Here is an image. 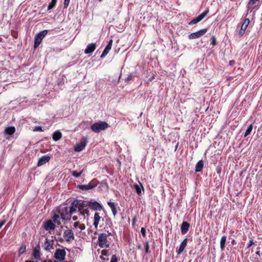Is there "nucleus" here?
Wrapping results in <instances>:
<instances>
[{"mask_svg":"<svg viewBox=\"0 0 262 262\" xmlns=\"http://www.w3.org/2000/svg\"><path fill=\"white\" fill-rule=\"evenodd\" d=\"M108 127V124L104 121H100L93 123L91 125V129L95 133H98L105 130Z\"/></svg>","mask_w":262,"mask_h":262,"instance_id":"1","label":"nucleus"},{"mask_svg":"<svg viewBox=\"0 0 262 262\" xmlns=\"http://www.w3.org/2000/svg\"><path fill=\"white\" fill-rule=\"evenodd\" d=\"M107 234L105 233H101L98 236V244L101 248H108L110 243L107 240Z\"/></svg>","mask_w":262,"mask_h":262,"instance_id":"2","label":"nucleus"},{"mask_svg":"<svg viewBox=\"0 0 262 262\" xmlns=\"http://www.w3.org/2000/svg\"><path fill=\"white\" fill-rule=\"evenodd\" d=\"M259 7V0H250L248 3V12L246 16L251 13H252V15H254L255 11L258 9Z\"/></svg>","mask_w":262,"mask_h":262,"instance_id":"3","label":"nucleus"},{"mask_svg":"<svg viewBox=\"0 0 262 262\" xmlns=\"http://www.w3.org/2000/svg\"><path fill=\"white\" fill-rule=\"evenodd\" d=\"M78 200L75 199L71 203V206H70V208H69V214H67V215H66L64 216V219H71V215L73 213L76 212L78 209Z\"/></svg>","mask_w":262,"mask_h":262,"instance_id":"4","label":"nucleus"},{"mask_svg":"<svg viewBox=\"0 0 262 262\" xmlns=\"http://www.w3.org/2000/svg\"><path fill=\"white\" fill-rule=\"evenodd\" d=\"M48 33V30H45L39 32L37 33L35 37L34 47L35 48L38 47L40 43L41 42L43 38Z\"/></svg>","mask_w":262,"mask_h":262,"instance_id":"5","label":"nucleus"},{"mask_svg":"<svg viewBox=\"0 0 262 262\" xmlns=\"http://www.w3.org/2000/svg\"><path fill=\"white\" fill-rule=\"evenodd\" d=\"M209 13V9L207 8L203 12L200 14L198 17L193 18L189 23V25L196 24L202 20Z\"/></svg>","mask_w":262,"mask_h":262,"instance_id":"6","label":"nucleus"},{"mask_svg":"<svg viewBox=\"0 0 262 262\" xmlns=\"http://www.w3.org/2000/svg\"><path fill=\"white\" fill-rule=\"evenodd\" d=\"M88 141L86 138H83L79 143L74 146V150L76 152L82 151L86 145Z\"/></svg>","mask_w":262,"mask_h":262,"instance_id":"7","label":"nucleus"},{"mask_svg":"<svg viewBox=\"0 0 262 262\" xmlns=\"http://www.w3.org/2000/svg\"><path fill=\"white\" fill-rule=\"evenodd\" d=\"M66 252L64 249H57L55 254L54 257L56 259L61 261L65 258Z\"/></svg>","mask_w":262,"mask_h":262,"instance_id":"8","label":"nucleus"},{"mask_svg":"<svg viewBox=\"0 0 262 262\" xmlns=\"http://www.w3.org/2000/svg\"><path fill=\"white\" fill-rule=\"evenodd\" d=\"M63 237L65 241L70 242L74 239V234L71 229H67L63 232Z\"/></svg>","mask_w":262,"mask_h":262,"instance_id":"9","label":"nucleus"},{"mask_svg":"<svg viewBox=\"0 0 262 262\" xmlns=\"http://www.w3.org/2000/svg\"><path fill=\"white\" fill-rule=\"evenodd\" d=\"M250 23V20L248 18H246L244 19L242 23L241 29L238 33L239 36H243L245 33V31L247 29L249 24Z\"/></svg>","mask_w":262,"mask_h":262,"instance_id":"10","label":"nucleus"},{"mask_svg":"<svg viewBox=\"0 0 262 262\" xmlns=\"http://www.w3.org/2000/svg\"><path fill=\"white\" fill-rule=\"evenodd\" d=\"M207 31V29H203L195 32L192 33L189 35V38L190 39L199 38L204 35Z\"/></svg>","mask_w":262,"mask_h":262,"instance_id":"11","label":"nucleus"},{"mask_svg":"<svg viewBox=\"0 0 262 262\" xmlns=\"http://www.w3.org/2000/svg\"><path fill=\"white\" fill-rule=\"evenodd\" d=\"M91 201L86 202L82 200H78V212L82 211V210H85L88 209L87 207L89 206V205H91Z\"/></svg>","mask_w":262,"mask_h":262,"instance_id":"12","label":"nucleus"},{"mask_svg":"<svg viewBox=\"0 0 262 262\" xmlns=\"http://www.w3.org/2000/svg\"><path fill=\"white\" fill-rule=\"evenodd\" d=\"M40 250V248L39 245H37L33 248L32 255L34 259L37 260H39L40 259L41 253Z\"/></svg>","mask_w":262,"mask_h":262,"instance_id":"13","label":"nucleus"},{"mask_svg":"<svg viewBox=\"0 0 262 262\" xmlns=\"http://www.w3.org/2000/svg\"><path fill=\"white\" fill-rule=\"evenodd\" d=\"M187 244V238H185L181 242L179 247L176 249V252L178 255H180L186 248Z\"/></svg>","mask_w":262,"mask_h":262,"instance_id":"14","label":"nucleus"},{"mask_svg":"<svg viewBox=\"0 0 262 262\" xmlns=\"http://www.w3.org/2000/svg\"><path fill=\"white\" fill-rule=\"evenodd\" d=\"M43 228L46 230L50 232L51 230L55 229V225L52 221L48 220L44 223Z\"/></svg>","mask_w":262,"mask_h":262,"instance_id":"15","label":"nucleus"},{"mask_svg":"<svg viewBox=\"0 0 262 262\" xmlns=\"http://www.w3.org/2000/svg\"><path fill=\"white\" fill-rule=\"evenodd\" d=\"M53 240L46 238L44 243V249L46 251H50L51 249H53Z\"/></svg>","mask_w":262,"mask_h":262,"instance_id":"16","label":"nucleus"},{"mask_svg":"<svg viewBox=\"0 0 262 262\" xmlns=\"http://www.w3.org/2000/svg\"><path fill=\"white\" fill-rule=\"evenodd\" d=\"M51 159V157L49 155H45L42 156L39 159V160L38 161V166H41L45 163L48 162Z\"/></svg>","mask_w":262,"mask_h":262,"instance_id":"17","label":"nucleus"},{"mask_svg":"<svg viewBox=\"0 0 262 262\" xmlns=\"http://www.w3.org/2000/svg\"><path fill=\"white\" fill-rule=\"evenodd\" d=\"M96 186V185L89 183V184L85 185H78L77 187L82 190H87L93 189Z\"/></svg>","mask_w":262,"mask_h":262,"instance_id":"18","label":"nucleus"},{"mask_svg":"<svg viewBox=\"0 0 262 262\" xmlns=\"http://www.w3.org/2000/svg\"><path fill=\"white\" fill-rule=\"evenodd\" d=\"M69 209L68 207H64L63 208L60 209L59 210V213L60 214L61 218L62 220L64 221H69L70 219H64V216L67 215V214H69Z\"/></svg>","mask_w":262,"mask_h":262,"instance_id":"19","label":"nucleus"},{"mask_svg":"<svg viewBox=\"0 0 262 262\" xmlns=\"http://www.w3.org/2000/svg\"><path fill=\"white\" fill-rule=\"evenodd\" d=\"M96 49V44L94 43H91L89 44L84 50L85 54L92 53Z\"/></svg>","mask_w":262,"mask_h":262,"instance_id":"20","label":"nucleus"},{"mask_svg":"<svg viewBox=\"0 0 262 262\" xmlns=\"http://www.w3.org/2000/svg\"><path fill=\"white\" fill-rule=\"evenodd\" d=\"M89 206L95 210L100 211L102 209V205L97 201L91 202V205Z\"/></svg>","mask_w":262,"mask_h":262,"instance_id":"21","label":"nucleus"},{"mask_svg":"<svg viewBox=\"0 0 262 262\" xmlns=\"http://www.w3.org/2000/svg\"><path fill=\"white\" fill-rule=\"evenodd\" d=\"M189 224L186 222H183L181 226V233L183 234L186 233L189 228Z\"/></svg>","mask_w":262,"mask_h":262,"instance_id":"22","label":"nucleus"},{"mask_svg":"<svg viewBox=\"0 0 262 262\" xmlns=\"http://www.w3.org/2000/svg\"><path fill=\"white\" fill-rule=\"evenodd\" d=\"M101 217L99 215V213L98 212H95L94 214V223L93 225L94 226L95 228L97 229L98 228V226L99 223V221L101 219Z\"/></svg>","mask_w":262,"mask_h":262,"instance_id":"23","label":"nucleus"},{"mask_svg":"<svg viewBox=\"0 0 262 262\" xmlns=\"http://www.w3.org/2000/svg\"><path fill=\"white\" fill-rule=\"evenodd\" d=\"M107 205L111 209V210L112 211L113 214L114 216H115L117 213V211L116 209V205L114 202H112L111 201H108L107 202Z\"/></svg>","mask_w":262,"mask_h":262,"instance_id":"24","label":"nucleus"},{"mask_svg":"<svg viewBox=\"0 0 262 262\" xmlns=\"http://www.w3.org/2000/svg\"><path fill=\"white\" fill-rule=\"evenodd\" d=\"M203 166H204V163H203V160H200L195 165V170L196 172H200L203 168Z\"/></svg>","mask_w":262,"mask_h":262,"instance_id":"25","label":"nucleus"},{"mask_svg":"<svg viewBox=\"0 0 262 262\" xmlns=\"http://www.w3.org/2000/svg\"><path fill=\"white\" fill-rule=\"evenodd\" d=\"M62 137L61 133L59 130L55 131L53 134V139L54 141H58Z\"/></svg>","mask_w":262,"mask_h":262,"instance_id":"26","label":"nucleus"},{"mask_svg":"<svg viewBox=\"0 0 262 262\" xmlns=\"http://www.w3.org/2000/svg\"><path fill=\"white\" fill-rule=\"evenodd\" d=\"M15 132V128L14 126H9L7 127L5 130V133L6 134L9 135H13Z\"/></svg>","mask_w":262,"mask_h":262,"instance_id":"27","label":"nucleus"},{"mask_svg":"<svg viewBox=\"0 0 262 262\" xmlns=\"http://www.w3.org/2000/svg\"><path fill=\"white\" fill-rule=\"evenodd\" d=\"M134 187L136 189V191L138 195H140L142 193V190H143V187L142 185L140 183V185L135 184Z\"/></svg>","mask_w":262,"mask_h":262,"instance_id":"28","label":"nucleus"},{"mask_svg":"<svg viewBox=\"0 0 262 262\" xmlns=\"http://www.w3.org/2000/svg\"><path fill=\"white\" fill-rule=\"evenodd\" d=\"M226 236H223L220 241V248L222 251H224L225 248V243L226 242Z\"/></svg>","mask_w":262,"mask_h":262,"instance_id":"29","label":"nucleus"},{"mask_svg":"<svg viewBox=\"0 0 262 262\" xmlns=\"http://www.w3.org/2000/svg\"><path fill=\"white\" fill-rule=\"evenodd\" d=\"M60 219H61L60 215H59L57 214H55L52 217L53 222L58 225L61 223Z\"/></svg>","mask_w":262,"mask_h":262,"instance_id":"30","label":"nucleus"},{"mask_svg":"<svg viewBox=\"0 0 262 262\" xmlns=\"http://www.w3.org/2000/svg\"><path fill=\"white\" fill-rule=\"evenodd\" d=\"M79 215L82 216L84 220L88 217L90 215L88 209L83 210H82V211H79Z\"/></svg>","mask_w":262,"mask_h":262,"instance_id":"31","label":"nucleus"},{"mask_svg":"<svg viewBox=\"0 0 262 262\" xmlns=\"http://www.w3.org/2000/svg\"><path fill=\"white\" fill-rule=\"evenodd\" d=\"M57 0H52L51 3L49 4L48 7V10H52L54 9L56 5Z\"/></svg>","mask_w":262,"mask_h":262,"instance_id":"32","label":"nucleus"},{"mask_svg":"<svg viewBox=\"0 0 262 262\" xmlns=\"http://www.w3.org/2000/svg\"><path fill=\"white\" fill-rule=\"evenodd\" d=\"M110 252H109L108 250H102L101 251V255L100 256L99 258L100 259H102V257L103 256H107L108 255H110Z\"/></svg>","mask_w":262,"mask_h":262,"instance_id":"33","label":"nucleus"},{"mask_svg":"<svg viewBox=\"0 0 262 262\" xmlns=\"http://www.w3.org/2000/svg\"><path fill=\"white\" fill-rule=\"evenodd\" d=\"M252 129H253V125H252V124H250L248 126V128L246 129V130L245 133V134H244V137H246L248 135H249L251 133Z\"/></svg>","mask_w":262,"mask_h":262,"instance_id":"34","label":"nucleus"},{"mask_svg":"<svg viewBox=\"0 0 262 262\" xmlns=\"http://www.w3.org/2000/svg\"><path fill=\"white\" fill-rule=\"evenodd\" d=\"M82 172H83V170H81L79 172H77L76 171H73L71 172V174L73 177H74L75 178H78L81 175Z\"/></svg>","mask_w":262,"mask_h":262,"instance_id":"35","label":"nucleus"},{"mask_svg":"<svg viewBox=\"0 0 262 262\" xmlns=\"http://www.w3.org/2000/svg\"><path fill=\"white\" fill-rule=\"evenodd\" d=\"M112 43H113V40L110 39L109 40V41L108 42L107 45L105 47V49L110 51L112 48Z\"/></svg>","mask_w":262,"mask_h":262,"instance_id":"36","label":"nucleus"},{"mask_svg":"<svg viewBox=\"0 0 262 262\" xmlns=\"http://www.w3.org/2000/svg\"><path fill=\"white\" fill-rule=\"evenodd\" d=\"M144 248H145V252L146 254L148 253L149 252V242L146 241L144 243Z\"/></svg>","mask_w":262,"mask_h":262,"instance_id":"37","label":"nucleus"},{"mask_svg":"<svg viewBox=\"0 0 262 262\" xmlns=\"http://www.w3.org/2000/svg\"><path fill=\"white\" fill-rule=\"evenodd\" d=\"M26 246L23 245L20 247L19 250V253L20 254H23L26 251Z\"/></svg>","mask_w":262,"mask_h":262,"instance_id":"38","label":"nucleus"},{"mask_svg":"<svg viewBox=\"0 0 262 262\" xmlns=\"http://www.w3.org/2000/svg\"><path fill=\"white\" fill-rule=\"evenodd\" d=\"M134 76V75L133 73L130 74V75L129 76H128V77L126 78H125V81L126 82H128V81H129L130 80H131L132 79Z\"/></svg>","mask_w":262,"mask_h":262,"instance_id":"39","label":"nucleus"},{"mask_svg":"<svg viewBox=\"0 0 262 262\" xmlns=\"http://www.w3.org/2000/svg\"><path fill=\"white\" fill-rule=\"evenodd\" d=\"M110 51H108V50H106V49H104V50H103L100 57L101 58H103Z\"/></svg>","mask_w":262,"mask_h":262,"instance_id":"40","label":"nucleus"},{"mask_svg":"<svg viewBox=\"0 0 262 262\" xmlns=\"http://www.w3.org/2000/svg\"><path fill=\"white\" fill-rule=\"evenodd\" d=\"M110 51H108V50H106V49H104V50H103L100 57L101 58H103Z\"/></svg>","mask_w":262,"mask_h":262,"instance_id":"41","label":"nucleus"},{"mask_svg":"<svg viewBox=\"0 0 262 262\" xmlns=\"http://www.w3.org/2000/svg\"><path fill=\"white\" fill-rule=\"evenodd\" d=\"M118 259L117 258V256L115 255H113L112 256L111 262H118Z\"/></svg>","mask_w":262,"mask_h":262,"instance_id":"42","label":"nucleus"},{"mask_svg":"<svg viewBox=\"0 0 262 262\" xmlns=\"http://www.w3.org/2000/svg\"><path fill=\"white\" fill-rule=\"evenodd\" d=\"M211 39V43L213 46H215L216 44V41L215 37L214 36H212Z\"/></svg>","mask_w":262,"mask_h":262,"instance_id":"43","label":"nucleus"},{"mask_svg":"<svg viewBox=\"0 0 262 262\" xmlns=\"http://www.w3.org/2000/svg\"><path fill=\"white\" fill-rule=\"evenodd\" d=\"M141 233L143 237L146 236V231L144 227H142L141 229Z\"/></svg>","mask_w":262,"mask_h":262,"instance_id":"44","label":"nucleus"},{"mask_svg":"<svg viewBox=\"0 0 262 262\" xmlns=\"http://www.w3.org/2000/svg\"><path fill=\"white\" fill-rule=\"evenodd\" d=\"M78 228L81 230H84L85 229V226L84 224H79V226L78 227Z\"/></svg>","mask_w":262,"mask_h":262,"instance_id":"45","label":"nucleus"},{"mask_svg":"<svg viewBox=\"0 0 262 262\" xmlns=\"http://www.w3.org/2000/svg\"><path fill=\"white\" fill-rule=\"evenodd\" d=\"M70 0H64V7H67L68 6L70 3Z\"/></svg>","mask_w":262,"mask_h":262,"instance_id":"46","label":"nucleus"},{"mask_svg":"<svg viewBox=\"0 0 262 262\" xmlns=\"http://www.w3.org/2000/svg\"><path fill=\"white\" fill-rule=\"evenodd\" d=\"M80 223L79 222H76L73 224V227L74 228H78L79 226Z\"/></svg>","mask_w":262,"mask_h":262,"instance_id":"47","label":"nucleus"},{"mask_svg":"<svg viewBox=\"0 0 262 262\" xmlns=\"http://www.w3.org/2000/svg\"><path fill=\"white\" fill-rule=\"evenodd\" d=\"M254 244V243L252 239L250 240L249 241L248 245H247V248H249L250 246H251L252 245H253Z\"/></svg>","mask_w":262,"mask_h":262,"instance_id":"48","label":"nucleus"},{"mask_svg":"<svg viewBox=\"0 0 262 262\" xmlns=\"http://www.w3.org/2000/svg\"><path fill=\"white\" fill-rule=\"evenodd\" d=\"M34 131H42L41 127L40 126H37L35 128Z\"/></svg>","mask_w":262,"mask_h":262,"instance_id":"49","label":"nucleus"},{"mask_svg":"<svg viewBox=\"0 0 262 262\" xmlns=\"http://www.w3.org/2000/svg\"><path fill=\"white\" fill-rule=\"evenodd\" d=\"M5 220H1L0 221V228L5 224Z\"/></svg>","mask_w":262,"mask_h":262,"instance_id":"50","label":"nucleus"},{"mask_svg":"<svg viewBox=\"0 0 262 262\" xmlns=\"http://www.w3.org/2000/svg\"><path fill=\"white\" fill-rule=\"evenodd\" d=\"M136 221H137V218L136 216H135L133 218V221H132V225L133 226H134L135 225Z\"/></svg>","mask_w":262,"mask_h":262,"instance_id":"51","label":"nucleus"},{"mask_svg":"<svg viewBox=\"0 0 262 262\" xmlns=\"http://www.w3.org/2000/svg\"><path fill=\"white\" fill-rule=\"evenodd\" d=\"M103 262H107L109 260V258L108 257H104V256H103L102 257V259H101Z\"/></svg>","mask_w":262,"mask_h":262,"instance_id":"52","label":"nucleus"},{"mask_svg":"<svg viewBox=\"0 0 262 262\" xmlns=\"http://www.w3.org/2000/svg\"><path fill=\"white\" fill-rule=\"evenodd\" d=\"M235 62L234 60H230L229 61V65L231 66H233L235 64Z\"/></svg>","mask_w":262,"mask_h":262,"instance_id":"53","label":"nucleus"},{"mask_svg":"<svg viewBox=\"0 0 262 262\" xmlns=\"http://www.w3.org/2000/svg\"><path fill=\"white\" fill-rule=\"evenodd\" d=\"M72 220L74 221H77L78 220V216H73L72 217Z\"/></svg>","mask_w":262,"mask_h":262,"instance_id":"54","label":"nucleus"},{"mask_svg":"<svg viewBox=\"0 0 262 262\" xmlns=\"http://www.w3.org/2000/svg\"><path fill=\"white\" fill-rule=\"evenodd\" d=\"M154 79V76H152L151 77H150L149 79H148V81H151V80H152L153 79Z\"/></svg>","mask_w":262,"mask_h":262,"instance_id":"55","label":"nucleus"},{"mask_svg":"<svg viewBox=\"0 0 262 262\" xmlns=\"http://www.w3.org/2000/svg\"><path fill=\"white\" fill-rule=\"evenodd\" d=\"M256 254L257 255H258V256H260V251H257L256 252Z\"/></svg>","mask_w":262,"mask_h":262,"instance_id":"56","label":"nucleus"},{"mask_svg":"<svg viewBox=\"0 0 262 262\" xmlns=\"http://www.w3.org/2000/svg\"><path fill=\"white\" fill-rule=\"evenodd\" d=\"M137 247H138V249H141V246L140 245H138L137 246Z\"/></svg>","mask_w":262,"mask_h":262,"instance_id":"57","label":"nucleus"},{"mask_svg":"<svg viewBox=\"0 0 262 262\" xmlns=\"http://www.w3.org/2000/svg\"><path fill=\"white\" fill-rule=\"evenodd\" d=\"M25 262H34V261H31V260H26V261H25Z\"/></svg>","mask_w":262,"mask_h":262,"instance_id":"58","label":"nucleus"},{"mask_svg":"<svg viewBox=\"0 0 262 262\" xmlns=\"http://www.w3.org/2000/svg\"><path fill=\"white\" fill-rule=\"evenodd\" d=\"M234 240H233V241H232V243H234Z\"/></svg>","mask_w":262,"mask_h":262,"instance_id":"59","label":"nucleus"},{"mask_svg":"<svg viewBox=\"0 0 262 262\" xmlns=\"http://www.w3.org/2000/svg\"><path fill=\"white\" fill-rule=\"evenodd\" d=\"M48 262H52V261L51 260H49Z\"/></svg>","mask_w":262,"mask_h":262,"instance_id":"60","label":"nucleus"},{"mask_svg":"<svg viewBox=\"0 0 262 262\" xmlns=\"http://www.w3.org/2000/svg\"><path fill=\"white\" fill-rule=\"evenodd\" d=\"M43 262H47V260H44Z\"/></svg>","mask_w":262,"mask_h":262,"instance_id":"61","label":"nucleus"},{"mask_svg":"<svg viewBox=\"0 0 262 262\" xmlns=\"http://www.w3.org/2000/svg\"><path fill=\"white\" fill-rule=\"evenodd\" d=\"M99 2L101 1L102 0H98Z\"/></svg>","mask_w":262,"mask_h":262,"instance_id":"62","label":"nucleus"}]
</instances>
